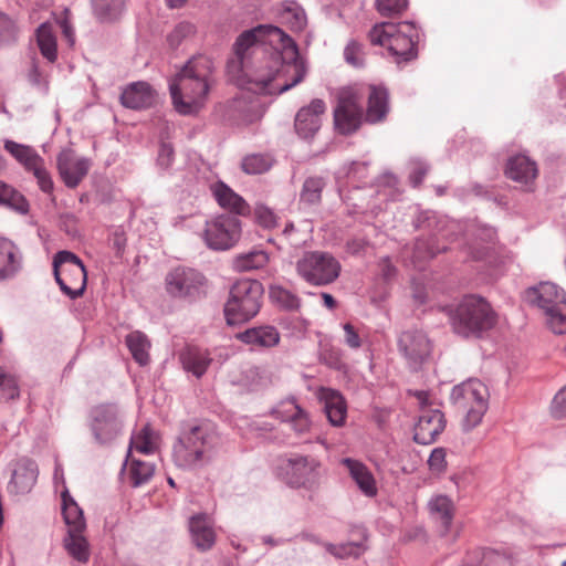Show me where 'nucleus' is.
<instances>
[{"label": "nucleus", "instance_id": "nucleus-57", "mask_svg": "<svg viewBox=\"0 0 566 566\" xmlns=\"http://www.w3.org/2000/svg\"><path fill=\"white\" fill-rule=\"evenodd\" d=\"M377 9L381 15H391L402 12L408 0H376Z\"/></svg>", "mask_w": 566, "mask_h": 566}, {"label": "nucleus", "instance_id": "nucleus-1", "mask_svg": "<svg viewBox=\"0 0 566 566\" xmlns=\"http://www.w3.org/2000/svg\"><path fill=\"white\" fill-rule=\"evenodd\" d=\"M306 71L296 43L284 32V38L271 50L265 64L255 69L252 83L264 93L282 94L301 83Z\"/></svg>", "mask_w": 566, "mask_h": 566}, {"label": "nucleus", "instance_id": "nucleus-45", "mask_svg": "<svg viewBox=\"0 0 566 566\" xmlns=\"http://www.w3.org/2000/svg\"><path fill=\"white\" fill-rule=\"evenodd\" d=\"M268 261L269 256L264 251L253 250L235 256L233 268L239 272H248L263 268Z\"/></svg>", "mask_w": 566, "mask_h": 566}, {"label": "nucleus", "instance_id": "nucleus-61", "mask_svg": "<svg viewBox=\"0 0 566 566\" xmlns=\"http://www.w3.org/2000/svg\"><path fill=\"white\" fill-rule=\"evenodd\" d=\"M343 329L345 333V336H344L345 344L353 349L359 348L361 346V339H360L357 331L355 329V327L350 323H345L343 325Z\"/></svg>", "mask_w": 566, "mask_h": 566}, {"label": "nucleus", "instance_id": "nucleus-55", "mask_svg": "<svg viewBox=\"0 0 566 566\" xmlns=\"http://www.w3.org/2000/svg\"><path fill=\"white\" fill-rule=\"evenodd\" d=\"M409 165V181L412 187H419L429 171V165L420 159H412Z\"/></svg>", "mask_w": 566, "mask_h": 566}, {"label": "nucleus", "instance_id": "nucleus-27", "mask_svg": "<svg viewBox=\"0 0 566 566\" xmlns=\"http://www.w3.org/2000/svg\"><path fill=\"white\" fill-rule=\"evenodd\" d=\"M189 531L192 543L198 549L205 552L214 545L216 533L209 515L201 513L191 516L189 520Z\"/></svg>", "mask_w": 566, "mask_h": 566}, {"label": "nucleus", "instance_id": "nucleus-58", "mask_svg": "<svg viewBox=\"0 0 566 566\" xmlns=\"http://www.w3.org/2000/svg\"><path fill=\"white\" fill-rule=\"evenodd\" d=\"M321 360L329 368L340 370L345 367L342 350L338 348H326L321 354Z\"/></svg>", "mask_w": 566, "mask_h": 566}, {"label": "nucleus", "instance_id": "nucleus-39", "mask_svg": "<svg viewBox=\"0 0 566 566\" xmlns=\"http://www.w3.org/2000/svg\"><path fill=\"white\" fill-rule=\"evenodd\" d=\"M35 35L41 54L49 62H55L57 59V44L52 25L49 22L40 24Z\"/></svg>", "mask_w": 566, "mask_h": 566}, {"label": "nucleus", "instance_id": "nucleus-33", "mask_svg": "<svg viewBox=\"0 0 566 566\" xmlns=\"http://www.w3.org/2000/svg\"><path fill=\"white\" fill-rule=\"evenodd\" d=\"M389 112V94L386 87L371 85L369 87L366 120L376 124L384 120Z\"/></svg>", "mask_w": 566, "mask_h": 566}, {"label": "nucleus", "instance_id": "nucleus-10", "mask_svg": "<svg viewBox=\"0 0 566 566\" xmlns=\"http://www.w3.org/2000/svg\"><path fill=\"white\" fill-rule=\"evenodd\" d=\"M489 397L488 387L478 379H470L453 387L451 400L459 410L465 412L464 430H471L482 421L489 408Z\"/></svg>", "mask_w": 566, "mask_h": 566}, {"label": "nucleus", "instance_id": "nucleus-40", "mask_svg": "<svg viewBox=\"0 0 566 566\" xmlns=\"http://www.w3.org/2000/svg\"><path fill=\"white\" fill-rule=\"evenodd\" d=\"M280 19L292 31L296 32L302 31L307 24L304 9L294 1H286L282 3V8L280 10Z\"/></svg>", "mask_w": 566, "mask_h": 566}, {"label": "nucleus", "instance_id": "nucleus-64", "mask_svg": "<svg viewBox=\"0 0 566 566\" xmlns=\"http://www.w3.org/2000/svg\"><path fill=\"white\" fill-rule=\"evenodd\" d=\"M366 169V163L353 161L347 167H344L342 170H339L338 174H344L354 178H363L365 177Z\"/></svg>", "mask_w": 566, "mask_h": 566}, {"label": "nucleus", "instance_id": "nucleus-35", "mask_svg": "<svg viewBox=\"0 0 566 566\" xmlns=\"http://www.w3.org/2000/svg\"><path fill=\"white\" fill-rule=\"evenodd\" d=\"M323 398L325 400V412L328 421L334 427L345 424L347 416V406L343 396L332 389L324 390Z\"/></svg>", "mask_w": 566, "mask_h": 566}, {"label": "nucleus", "instance_id": "nucleus-7", "mask_svg": "<svg viewBox=\"0 0 566 566\" xmlns=\"http://www.w3.org/2000/svg\"><path fill=\"white\" fill-rule=\"evenodd\" d=\"M525 300L545 315V321L555 334L566 333V294L551 282H542L525 291Z\"/></svg>", "mask_w": 566, "mask_h": 566}, {"label": "nucleus", "instance_id": "nucleus-42", "mask_svg": "<svg viewBox=\"0 0 566 566\" xmlns=\"http://www.w3.org/2000/svg\"><path fill=\"white\" fill-rule=\"evenodd\" d=\"M93 12L102 22L117 20L124 12L125 0H92Z\"/></svg>", "mask_w": 566, "mask_h": 566}, {"label": "nucleus", "instance_id": "nucleus-26", "mask_svg": "<svg viewBox=\"0 0 566 566\" xmlns=\"http://www.w3.org/2000/svg\"><path fill=\"white\" fill-rule=\"evenodd\" d=\"M156 92L147 82L129 84L120 94V103L130 109H146L156 103Z\"/></svg>", "mask_w": 566, "mask_h": 566}, {"label": "nucleus", "instance_id": "nucleus-21", "mask_svg": "<svg viewBox=\"0 0 566 566\" xmlns=\"http://www.w3.org/2000/svg\"><path fill=\"white\" fill-rule=\"evenodd\" d=\"M57 170L67 188H76L87 176L92 163L86 157H78L72 149H63L57 155Z\"/></svg>", "mask_w": 566, "mask_h": 566}, {"label": "nucleus", "instance_id": "nucleus-8", "mask_svg": "<svg viewBox=\"0 0 566 566\" xmlns=\"http://www.w3.org/2000/svg\"><path fill=\"white\" fill-rule=\"evenodd\" d=\"M413 227L418 230L428 231L432 237L430 240L419 238L413 245V255L417 260H427L447 250L446 245H439L440 238L448 239L453 235L454 229H460L459 221L448 220L439 217L431 210L421 211L413 219Z\"/></svg>", "mask_w": 566, "mask_h": 566}, {"label": "nucleus", "instance_id": "nucleus-4", "mask_svg": "<svg viewBox=\"0 0 566 566\" xmlns=\"http://www.w3.org/2000/svg\"><path fill=\"white\" fill-rule=\"evenodd\" d=\"M217 442L218 437L208 423L184 429L172 447L174 462L186 470L202 468L212 460Z\"/></svg>", "mask_w": 566, "mask_h": 566}, {"label": "nucleus", "instance_id": "nucleus-38", "mask_svg": "<svg viewBox=\"0 0 566 566\" xmlns=\"http://www.w3.org/2000/svg\"><path fill=\"white\" fill-rule=\"evenodd\" d=\"M62 497V513L66 524V531L86 530V523L82 509L77 505L74 499L70 495L67 489L61 493Z\"/></svg>", "mask_w": 566, "mask_h": 566}, {"label": "nucleus", "instance_id": "nucleus-34", "mask_svg": "<svg viewBox=\"0 0 566 566\" xmlns=\"http://www.w3.org/2000/svg\"><path fill=\"white\" fill-rule=\"evenodd\" d=\"M63 547L74 560L86 564L91 556L90 543L85 536V530L66 531L63 538Z\"/></svg>", "mask_w": 566, "mask_h": 566}, {"label": "nucleus", "instance_id": "nucleus-2", "mask_svg": "<svg viewBox=\"0 0 566 566\" xmlns=\"http://www.w3.org/2000/svg\"><path fill=\"white\" fill-rule=\"evenodd\" d=\"M214 65L207 55L192 56L169 81L175 109L181 115L197 114L206 104L213 84Z\"/></svg>", "mask_w": 566, "mask_h": 566}, {"label": "nucleus", "instance_id": "nucleus-31", "mask_svg": "<svg viewBox=\"0 0 566 566\" xmlns=\"http://www.w3.org/2000/svg\"><path fill=\"white\" fill-rule=\"evenodd\" d=\"M179 360L182 368L187 373H191L197 378H201L206 374L212 361L207 350L195 346H187L184 348L179 353Z\"/></svg>", "mask_w": 566, "mask_h": 566}, {"label": "nucleus", "instance_id": "nucleus-23", "mask_svg": "<svg viewBox=\"0 0 566 566\" xmlns=\"http://www.w3.org/2000/svg\"><path fill=\"white\" fill-rule=\"evenodd\" d=\"M446 420L438 409H422L415 424L413 440L419 444H431L443 431Z\"/></svg>", "mask_w": 566, "mask_h": 566}, {"label": "nucleus", "instance_id": "nucleus-3", "mask_svg": "<svg viewBox=\"0 0 566 566\" xmlns=\"http://www.w3.org/2000/svg\"><path fill=\"white\" fill-rule=\"evenodd\" d=\"M284 38V31L272 24H259L243 31L233 44V57L227 63L232 80L252 83L255 69L264 65L271 50Z\"/></svg>", "mask_w": 566, "mask_h": 566}, {"label": "nucleus", "instance_id": "nucleus-11", "mask_svg": "<svg viewBox=\"0 0 566 566\" xmlns=\"http://www.w3.org/2000/svg\"><path fill=\"white\" fill-rule=\"evenodd\" d=\"M87 427L97 446L109 447L123 433L124 413L117 403L96 405L88 412Z\"/></svg>", "mask_w": 566, "mask_h": 566}, {"label": "nucleus", "instance_id": "nucleus-12", "mask_svg": "<svg viewBox=\"0 0 566 566\" xmlns=\"http://www.w3.org/2000/svg\"><path fill=\"white\" fill-rule=\"evenodd\" d=\"M340 263L331 253L323 251L305 252L295 263L297 275L314 286L328 285L337 280Z\"/></svg>", "mask_w": 566, "mask_h": 566}, {"label": "nucleus", "instance_id": "nucleus-56", "mask_svg": "<svg viewBox=\"0 0 566 566\" xmlns=\"http://www.w3.org/2000/svg\"><path fill=\"white\" fill-rule=\"evenodd\" d=\"M254 216L259 224L264 228L271 229L276 227L277 218L272 209L264 205H258L254 209Z\"/></svg>", "mask_w": 566, "mask_h": 566}, {"label": "nucleus", "instance_id": "nucleus-9", "mask_svg": "<svg viewBox=\"0 0 566 566\" xmlns=\"http://www.w3.org/2000/svg\"><path fill=\"white\" fill-rule=\"evenodd\" d=\"M263 286L256 280L237 281L230 289L224 305V316L229 325L244 323L254 317L261 308Z\"/></svg>", "mask_w": 566, "mask_h": 566}, {"label": "nucleus", "instance_id": "nucleus-49", "mask_svg": "<svg viewBox=\"0 0 566 566\" xmlns=\"http://www.w3.org/2000/svg\"><path fill=\"white\" fill-rule=\"evenodd\" d=\"M272 166V159L265 155L252 154L242 159L241 167L249 175H259L268 171Z\"/></svg>", "mask_w": 566, "mask_h": 566}, {"label": "nucleus", "instance_id": "nucleus-29", "mask_svg": "<svg viewBox=\"0 0 566 566\" xmlns=\"http://www.w3.org/2000/svg\"><path fill=\"white\" fill-rule=\"evenodd\" d=\"M342 464L346 467L350 478L364 495L368 497L377 495L376 480L366 464L352 458L342 459Z\"/></svg>", "mask_w": 566, "mask_h": 566}, {"label": "nucleus", "instance_id": "nucleus-30", "mask_svg": "<svg viewBox=\"0 0 566 566\" xmlns=\"http://www.w3.org/2000/svg\"><path fill=\"white\" fill-rule=\"evenodd\" d=\"M22 268L19 248L10 240L0 238V282L10 280Z\"/></svg>", "mask_w": 566, "mask_h": 566}, {"label": "nucleus", "instance_id": "nucleus-53", "mask_svg": "<svg viewBox=\"0 0 566 566\" xmlns=\"http://www.w3.org/2000/svg\"><path fill=\"white\" fill-rule=\"evenodd\" d=\"M29 172H32L43 192L51 193L53 191L54 184L50 172L44 166V159H42V163L35 165Z\"/></svg>", "mask_w": 566, "mask_h": 566}, {"label": "nucleus", "instance_id": "nucleus-47", "mask_svg": "<svg viewBox=\"0 0 566 566\" xmlns=\"http://www.w3.org/2000/svg\"><path fill=\"white\" fill-rule=\"evenodd\" d=\"M0 205L8 206L20 213L29 211L27 199L9 185L0 180Z\"/></svg>", "mask_w": 566, "mask_h": 566}, {"label": "nucleus", "instance_id": "nucleus-14", "mask_svg": "<svg viewBox=\"0 0 566 566\" xmlns=\"http://www.w3.org/2000/svg\"><path fill=\"white\" fill-rule=\"evenodd\" d=\"M241 234V222L235 216L220 214L206 222L203 239L209 249L222 251L232 248Z\"/></svg>", "mask_w": 566, "mask_h": 566}, {"label": "nucleus", "instance_id": "nucleus-44", "mask_svg": "<svg viewBox=\"0 0 566 566\" xmlns=\"http://www.w3.org/2000/svg\"><path fill=\"white\" fill-rule=\"evenodd\" d=\"M325 186L326 182L322 177L314 176L306 178L300 193V201L307 206L318 205Z\"/></svg>", "mask_w": 566, "mask_h": 566}, {"label": "nucleus", "instance_id": "nucleus-51", "mask_svg": "<svg viewBox=\"0 0 566 566\" xmlns=\"http://www.w3.org/2000/svg\"><path fill=\"white\" fill-rule=\"evenodd\" d=\"M19 397V387L13 375L0 367V400H11Z\"/></svg>", "mask_w": 566, "mask_h": 566}, {"label": "nucleus", "instance_id": "nucleus-36", "mask_svg": "<svg viewBox=\"0 0 566 566\" xmlns=\"http://www.w3.org/2000/svg\"><path fill=\"white\" fill-rule=\"evenodd\" d=\"M430 516L440 524L443 534H446L453 520L454 506L450 497L446 495H436L428 502Z\"/></svg>", "mask_w": 566, "mask_h": 566}, {"label": "nucleus", "instance_id": "nucleus-43", "mask_svg": "<svg viewBox=\"0 0 566 566\" xmlns=\"http://www.w3.org/2000/svg\"><path fill=\"white\" fill-rule=\"evenodd\" d=\"M156 448L157 434L147 423L138 433L132 436L128 454L130 453L132 449L143 454H151L155 452Z\"/></svg>", "mask_w": 566, "mask_h": 566}, {"label": "nucleus", "instance_id": "nucleus-48", "mask_svg": "<svg viewBox=\"0 0 566 566\" xmlns=\"http://www.w3.org/2000/svg\"><path fill=\"white\" fill-rule=\"evenodd\" d=\"M155 473V465L150 462L133 460L129 469L132 485L137 488L146 484Z\"/></svg>", "mask_w": 566, "mask_h": 566}, {"label": "nucleus", "instance_id": "nucleus-19", "mask_svg": "<svg viewBox=\"0 0 566 566\" xmlns=\"http://www.w3.org/2000/svg\"><path fill=\"white\" fill-rule=\"evenodd\" d=\"M398 346L408 366L413 370H417L431 353V343L421 331H406L401 333Z\"/></svg>", "mask_w": 566, "mask_h": 566}, {"label": "nucleus", "instance_id": "nucleus-59", "mask_svg": "<svg viewBox=\"0 0 566 566\" xmlns=\"http://www.w3.org/2000/svg\"><path fill=\"white\" fill-rule=\"evenodd\" d=\"M551 413L556 419L566 417V385L554 396Z\"/></svg>", "mask_w": 566, "mask_h": 566}, {"label": "nucleus", "instance_id": "nucleus-24", "mask_svg": "<svg viewBox=\"0 0 566 566\" xmlns=\"http://www.w3.org/2000/svg\"><path fill=\"white\" fill-rule=\"evenodd\" d=\"M461 228L453 230V235L457 232L463 231V237L465 239V243L469 245L471 250V254L474 259H482L486 254V248L481 247L480 243H493L496 239V231L494 228L480 224L475 221L462 224L459 222Z\"/></svg>", "mask_w": 566, "mask_h": 566}, {"label": "nucleus", "instance_id": "nucleus-13", "mask_svg": "<svg viewBox=\"0 0 566 566\" xmlns=\"http://www.w3.org/2000/svg\"><path fill=\"white\" fill-rule=\"evenodd\" d=\"M53 273L61 291L71 300L84 293L87 272L81 259L73 252L64 250L54 255Z\"/></svg>", "mask_w": 566, "mask_h": 566}, {"label": "nucleus", "instance_id": "nucleus-63", "mask_svg": "<svg viewBox=\"0 0 566 566\" xmlns=\"http://www.w3.org/2000/svg\"><path fill=\"white\" fill-rule=\"evenodd\" d=\"M429 467L436 471H442L446 465V452L442 448H436L432 450L429 460Z\"/></svg>", "mask_w": 566, "mask_h": 566}, {"label": "nucleus", "instance_id": "nucleus-17", "mask_svg": "<svg viewBox=\"0 0 566 566\" xmlns=\"http://www.w3.org/2000/svg\"><path fill=\"white\" fill-rule=\"evenodd\" d=\"M319 462L308 457H296L285 460L284 480L292 488L311 489L318 482Z\"/></svg>", "mask_w": 566, "mask_h": 566}, {"label": "nucleus", "instance_id": "nucleus-25", "mask_svg": "<svg viewBox=\"0 0 566 566\" xmlns=\"http://www.w3.org/2000/svg\"><path fill=\"white\" fill-rule=\"evenodd\" d=\"M237 338L254 350L269 349L279 345L281 334L275 326L260 325L237 334Z\"/></svg>", "mask_w": 566, "mask_h": 566}, {"label": "nucleus", "instance_id": "nucleus-16", "mask_svg": "<svg viewBox=\"0 0 566 566\" xmlns=\"http://www.w3.org/2000/svg\"><path fill=\"white\" fill-rule=\"evenodd\" d=\"M363 115L358 95L350 88L342 90L334 109L336 129L343 135L356 132L363 122Z\"/></svg>", "mask_w": 566, "mask_h": 566}, {"label": "nucleus", "instance_id": "nucleus-28", "mask_svg": "<svg viewBox=\"0 0 566 566\" xmlns=\"http://www.w3.org/2000/svg\"><path fill=\"white\" fill-rule=\"evenodd\" d=\"M210 191L218 205L230 212L244 216L249 212V205L223 181H216L210 185Z\"/></svg>", "mask_w": 566, "mask_h": 566}, {"label": "nucleus", "instance_id": "nucleus-50", "mask_svg": "<svg viewBox=\"0 0 566 566\" xmlns=\"http://www.w3.org/2000/svg\"><path fill=\"white\" fill-rule=\"evenodd\" d=\"M196 33V27L187 21L179 22L167 35V42L171 49H177L184 41Z\"/></svg>", "mask_w": 566, "mask_h": 566}, {"label": "nucleus", "instance_id": "nucleus-15", "mask_svg": "<svg viewBox=\"0 0 566 566\" xmlns=\"http://www.w3.org/2000/svg\"><path fill=\"white\" fill-rule=\"evenodd\" d=\"M206 277L197 270L177 266L167 273L166 291L172 297L196 300L205 294Z\"/></svg>", "mask_w": 566, "mask_h": 566}, {"label": "nucleus", "instance_id": "nucleus-52", "mask_svg": "<svg viewBox=\"0 0 566 566\" xmlns=\"http://www.w3.org/2000/svg\"><path fill=\"white\" fill-rule=\"evenodd\" d=\"M325 548L328 553H331L332 555H334L337 558H346L349 556L357 557L364 551L363 545L359 543H355V542L343 543L339 545H334V544L328 543V544H325Z\"/></svg>", "mask_w": 566, "mask_h": 566}, {"label": "nucleus", "instance_id": "nucleus-60", "mask_svg": "<svg viewBox=\"0 0 566 566\" xmlns=\"http://www.w3.org/2000/svg\"><path fill=\"white\" fill-rule=\"evenodd\" d=\"M15 33L13 21L0 12V45L11 40Z\"/></svg>", "mask_w": 566, "mask_h": 566}, {"label": "nucleus", "instance_id": "nucleus-41", "mask_svg": "<svg viewBox=\"0 0 566 566\" xmlns=\"http://www.w3.org/2000/svg\"><path fill=\"white\" fill-rule=\"evenodd\" d=\"M126 345L133 356V358L140 365L145 366L149 363V348L150 342L148 337L139 332L135 331L126 336Z\"/></svg>", "mask_w": 566, "mask_h": 566}, {"label": "nucleus", "instance_id": "nucleus-5", "mask_svg": "<svg viewBox=\"0 0 566 566\" xmlns=\"http://www.w3.org/2000/svg\"><path fill=\"white\" fill-rule=\"evenodd\" d=\"M443 311L453 332L462 337H481L496 323L489 302L476 295H467L458 304L443 307Z\"/></svg>", "mask_w": 566, "mask_h": 566}, {"label": "nucleus", "instance_id": "nucleus-32", "mask_svg": "<svg viewBox=\"0 0 566 566\" xmlns=\"http://www.w3.org/2000/svg\"><path fill=\"white\" fill-rule=\"evenodd\" d=\"M536 163L525 155H516L507 160L505 175L507 178L520 182L530 184L537 176Z\"/></svg>", "mask_w": 566, "mask_h": 566}, {"label": "nucleus", "instance_id": "nucleus-62", "mask_svg": "<svg viewBox=\"0 0 566 566\" xmlns=\"http://www.w3.org/2000/svg\"><path fill=\"white\" fill-rule=\"evenodd\" d=\"M174 159V148L170 144L163 142L158 151V165L163 168H168Z\"/></svg>", "mask_w": 566, "mask_h": 566}, {"label": "nucleus", "instance_id": "nucleus-22", "mask_svg": "<svg viewBox=\"0 0 566 566\" xmlns=\"http://www.w3.org/2000/svg\"><path fill=\"white\" fill-rule=\"evenodd\" d=\"M325 109L326 104L321 98H314L307 106L302 107L295 116L296 134L303 139L313 138L321 128Z\"/></svg>", "mask_w": 566, "mask_h": 566}, {"label": "nucleus", "instance_id": "nucleus-46", "mask_svg": "<svg viewBox=\"0 0 566 566\" xmlns=\"http://www.w3.org/2000/svg\"><path fill=\"white\" fill-rule=\"evenodd\" d=\"M271 301L285 311H297L301 307V298L293 292L280 286L271 285L269 289Z\"/></svg>", "mask_w": 566, "mask_h": 566}, {"label": "nucleus", "instance_id": "nucleus-37", "mask_svg": "<svg viewBox=\"0 0 566 566\" xmlns=\"http://www.w3.org/2000/svg\"><path fill=\"white\" fill-rule=\"evenodd\" d=\"M3 148L9 153L27 171L42 163V157L30 145L20 144L11 139H4Z\"/></svg>", "mask_w": 566, "mask_h": 566}, {"label": "nucleus", "instance_id": "nucleus-54", "mask_svg": "<svg viewBox=\"0 0 566 566\" xmlns=\"http://www.w3.org/2000/svg\"><path fill=\"white\" fill-rule=\"evenodd\" d=\"M345 61L355 67L364 65L363 45L355 40H350L344 50Z\"/></svg>", "mask_w": 566, "mask_h": 566}, {"label": "nucleus", "instance_id": "nucleus-6", "mask_svg": "<svg viewBox=\"0 0 566 566\" xmlns=\"http://www.w3.org/2000/svg\"><path fill=\"white\" fill-rule=\"evenodd\" d=\"M369 39L373 44L385 46L397 64L409 62L418 55L416 43L419 38L412 22H381L370 30Z\"/></svg>", "mask_w": 566, "mask_h": 566}, {"label": "nucleus", "instance_id": "nucleus-18", "mask_svg": "<svg viewBox=\"0 0 566 566\" xmlns=\"http://www.w3.org/2000/svg\"><path fill=\"white\" fill-rule=\"evenodd\" d=\"M9 469L10 480L7 485L8 493L13 496L30 493L34 488L39 475V468L35 461L27 457H22L12 461Z\"/></svg>", "mask_w": 566, "mask_h": 566}, {"label": "nucleus", "instance_id": "nucleus-20", "mask_svg": "<svg viewBox=\"0 0 566 566\" xmlns=\"http://www.w3.org/2000/svg\"><path fill=\"white\" fill-rule=\"evenodd\" d=\"M271 413L282 422L289 423L297 437H304L312 430L313 422L310 413L294 398L280 401Z\"/></svg>", "mask_w": 566, "mask_h": 566}]
</instances>
